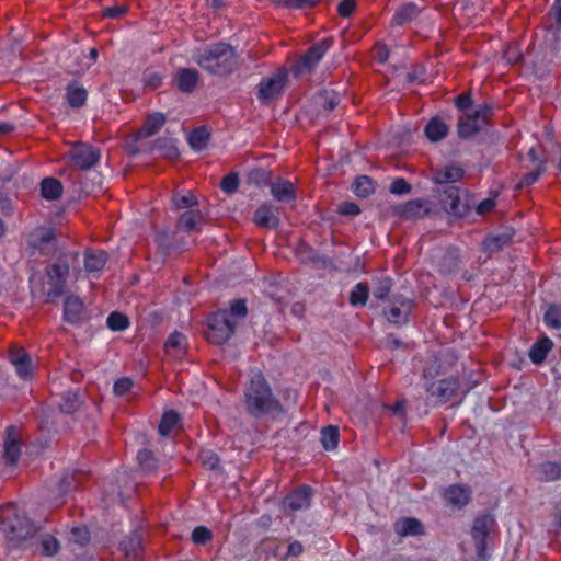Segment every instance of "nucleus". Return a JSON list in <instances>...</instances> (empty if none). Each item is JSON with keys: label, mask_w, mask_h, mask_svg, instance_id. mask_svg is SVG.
<instances>
[{"label": "nucleus", "mask_w": 561, "mask_h": 561, "mask_svg": "<svg viewBox=\"0 0 561 561\" xmlns=\"http://www.w3.org/2000/svg\"><path fill=\"white\" fill-rule=\"evenodd\" d=\"M162 75L156 71H147L144 75V82L146 87L157 89L162 83Z\"/></svg>", "instance_id": "obj_53"}, {"label": "nucleus", "mask_w": 561, "mask_h": 561, "mask_svg": "<svg viewBox=\"0 0 561 561\" xmlns=\"http://www.w3.org/2000/svg\"><path fill=\"white\" fill-rule=\"evenodd\" d=\"M447 133L448 126L439 117L432 118L425 127L426 137L434 142L446 137Z\"/></svg>", "instance_id": "obj_30"}, {"label": "nucleus", "mask_w": 561, "mask_h": 561, "mask_svg": "<svg viewBox=\"0 0 561 561\" xmlns=\"http://www.w3.org/2000/svg\"><path fill=\"white\" fill-rule=\"evenodd\" d=\"M197 204V197L191 192L184 195H173L172 197V205L175 209L191 208Z\"/></svg>", "instance_id": "obj_45"}, {"label": "nucleus", "mask_w": 561, "mask_h": 561, "mask_svg": "<svg viewBox=\"0 0 561 561\" xmlns=\"http://www.w3.org/2000/svg\"><path fill=\"white\" fill-rule=\"evenodd\" d=\"M69 270V264L66 262H56L46 267L48 285L46 295L49 299L58 298L65 293Z\"/></svg>", "instance_id": "obj_5"}, {"label": "nucleus", "mask_w": 561, "mask_h": 561, "mask_svg": "<svg viewBox=\"0 0 561 561\" xmlns=\"http://www.w3.org/2000/svg\"><path fill=\"white\" fill-rule=\"evenodd\" d=\"M55 240V230L51 227H37L28 236V245L41 253H47Z\"/></svg>", "instance_id": "obj_12"}, {"label": "nucleus", "mask_w": 561, "mask_h": 561, "mask_svg": "<svg viewBox=\"0 0 561 561\" xmlns=\"http://www.w3.org/2000/svg\"><path fill=\"white\" fill-rule=\"evenodd\" d=\"M391 279L389 277L380 278L374 288L373 295L377 299H385L391 289Z\"/></svg>", "instance_id": "obj_51"}, {"label": "nucleus", "mask_w": 561, "mask_h": 561, "mask_svg": "<svg viewBox=\"0 0 561 561\" xmlns=\"http://www.w3.org/2000/svg\"><path fill=\"white\" fill-rule=\"evenodd\" d=\"M443 208L454 216H463L468 209L467 194L459 187L450 186L444 192L442 198Z\"/></svg>", "instance_id": "obj_8"}, {"label": "nucleus", "mask_w": 561, "mask_h": 561, "mask_svg": "<svg viewBox=\"0 0 561 561\" xmlns=\"http://www.w3.org/2000/svg\"><path fill=\"white\" fill-rule=\"evenodd\" d=\"M141 534L138 529H136L122 541L121 548L124 551L128 561H139L138 553L141 549Z\"/></svg>", "instance_id": "obj_18"}, {"label": "nucleus", "mask_w": 561, "mask_h": 561, "mask_svg": "<svg viewBox=\"0 0 561 561\" xmlns=\"http://www.w3.org/2000/svg\"><path fill=\"white\" fill-rule=\"evenodd\" d=\"M494 520L489 515L477 517L472 526V538L476 541L477 553L480 558H485V540Z\"/></svg>", "instance_id": "obj_10"}, {"label": "nucleus", "mask_w": 561, "mask_h": 561, "mask_svg": "<svg viewBox=\"0 0 561 561\" xmlns=\"http://www.w3.org/2000/svg\"><path fill=\"white\" fill-rule=\"evenodd\" d=\"M210 133L206 126L195 128L187 137L190 147L194 151H202L207 148Z\"/></svg>", "instance_id": "obj_28"}, {"label": "nucleus", "mask_w": 561, "mask_h": 561, "mask_svg": "<svg viewBox=\"0 0 561 561\" xmlns=\"http://www.w3.org/2000/svg\"><path fill=\"white\" fill-rule=\"evenodd\" d=\"M134 389V381L129 377H122L115 381L113 391L117 397H124L130 393Z\"/></svg>", "instance_id": "obj_49"}, {"label": "nucleus", "mask_w": 561, "mask_h": 561, "mask_svg": "<svg viewBox=\"0 0 561 561\" xmlns=\"http://www.w3.org/2000/svg\"><path fill=\"white\" fill-rule=\"evenodd\" d=\"M394 529L400 536H417L423 533V525L416 518H403L396 523Z\"/></svg>", "instance_id": "obj_29"}, {"label": "nucleus", "mask_w": 561, "mask_h": 561, "mask_svg": "<svg viewBox=\"0 0 561 561\" xmlns=\"http://www.w3.org/2000/svg\"><path fill=\"white\" fill-rule=\"evenodd\" d=\"M137 460L139 467L146 472L152 471L157 465L156 458L153 457L152 453L147 449L138 451Z\"/></svg>", "instance_id": "obj_46"}, {"label": "nucleus", "mask_w": 561, "mask_h": 561, "mask_svg": "<svg viewBox=\"0 0 561 561\" xmlns=\"http://www.w3.org/2000/svg\"><path fill=\"white\" fill-rule=\"evenodd\" d=\"M220 186H221L222 191L226 192V193L231 194V193L236 192L238 186H239V181H238L237 175L236 174H228L221 181Z\"/></svg>", "instance_id": "obj_56"}, {"label": "nucleus", "mask_w": 561, "mask_h": 561, "mask_svg": "<svg viewBox=\"0 0 561 561\" xmlns=\"http://www.w3.org/2000/svg\"><path fill=\"white\" fill-rule=\"evenodd\" d=\"M10 362L12 365L23 364V362L28 360L30 356L23 348H14L11 350L9 354Z\"/></svg>", "instance_id": "obj_57"}, {"label": "nucleus", "mask_w": 561, "mask_h": 561, "mask_svg": "<svg viewBox=\"0 0 561 561\" xmlns=\"http://www.w3.org/2000/svg\"><path fill=\"white\" fill-rule=\"evenodd\" d=\"M491 113V106L489 104L480 105L473 113H471L478 121L483 125L488 116Z\"/></svg>", "instance_id": "obj_62"}, {"label": "nucleus", "mask_w": 561, "mask_h": 561, "mask_svg": "<svg viewBox=\"0 0 561 561\" xmlns=\"http://www.w3.org/2000/svg\"><path fill=\"white\" fill-rule=\"evenodd\" d=\"M81 404L80 397L73 391L65 392L59 401V409L64 413H73Z\"/></svg>", "instance_id": "obj_39"}, {"label": "nucleus", "mask_w": 561, "mask_h": 561, "mask_svg": "<svg viewBox=\"0 0 561 561\" xmlns=\"http://www.w3.org/2000/svg\"><path fill=\"white\" fill-rule=\"evenodd\" d=\"M153 150H157L162 157L174 160L180 156L178 140L172 137L159 138L154 141Z\"/></svg>", "instance_id": "obj_24"}, {"label": "nucleus", "mask_w": 561, "mask_h": 561, "mask_svg": "<svg viewBox=\"0 0 561 561\" xmlns=\"http://www.w3.org/2000/svg\"><path fill=\"white\" fill-rule=\"evenodd\" d=\"M107 261L104 251L87 250L84 252V270L89 274L99 275Z\"/></svg>", "instance_id": "obj_17"}, {"label": "nucleus", "mask_w": 561, "mask_h": 561, "mask_svg": "<svg viewBox=\"0 0 561 561\" xmlns=\"http://www.w3.org/2000/svg\"><path fill=\"white\" fill-rule=\"evenodd\" d=\"M90 540V533L87 527H73L69 535V541L79 546H84Z\"/></svg>", "instance_id": "obj_48"}, {"label": "nucleus", "mask_w": 561, "mask_h": 561, "mask_svg": "<svg viewBox=\"0 0 561 561\" xmlns=\"http://www.w3.org/2000/svg\"><path fill=\"white\" fill-rule=\"evenodd\" d=\"M244 397L245 408L248 412L254 416L272 412L277 408V403L273 399L271 390L260 373L252 375Z\"/></svg>", "instance_id": "obj_2"}, {"label": "nucleus", "mask_w": 561, "mask_h": 561, "mask_svg": "<svg viewBox=\"0 0 561 561\" xmlns=\"http://www.w3.org/2000/svg\"><path fill=\"white\" fill-rule=\"evenodd\" d=\"M87 90L76 82L69 84L67 88L66 98L71 107L79 108L82 105H84L87 101Z\"/></svg>", "instance_id": "obj_32"}, {"label": "nucleus", "mask_w": 561, "mask_h": 561, "mask_svg": "<svg viewBox=\"0 0 561 561\" xmlns=\"http://www.w3.org/2000/svg\"><path fill=\"white\" fill-rule=\"evenodd\" d=\"M164 347L169 355L176 358L182 357L185 354L187 347L185 335L176 331L173 332L167 340Z\"/></svg>", "instance_id": "obj_23"}, {"label": "nucleus", "mask_w": 561, "mask_h": 561, "mask_svg": "<svg viewBox=\"0 0 561 561\" xmlns=\"http://www.w3.org/2000/svg\"><path fill=\"white\" fill-rule=\"evenodd\" d=\"M203 221V216L201 211H196L193 209L184 211L178 222V226L181 230L184 231H194L197 230L199 225Z\"/></svg>", "instance_id": "obj_31"}, {"label": "nucleus", "mask_w": 561, "mask_h": 561, "mask_svg": "<svg viewBox=\"0 0 561 561\" xmlns=\"http://www.w3.org/2000/svg\"><path fill=\"white\" fill-rule=\"evenodd\" d=\"M192 540L196 545H204L210 540V530L205 526H198L192 531Z\"/></svg>", "instance_id": "obj_52"}, {"label": "nucleus", "mask_w": 561, "mask_h": 561, "mask_svg": "<svg viewBox=\"0 0 561 561\" xmlns=\"http://www.w3.org/2000/svg\"><path fill=\"white\" fill-rule=\"evenodd\" d=\"M174 82L182 93H192L198 82V73L194 69L181 68L175 75Z\"/></svg>", "instance_id": "obj_16"}, {"label": "nucleus", "mask_w": 561, "mask_h": 561, "mask_svg": "<svg viewBox=\"0 0 561 561\" xmlns=\"http://www.w3.org/2000/svg\"><path fill=\"white\" fill-rule=\"evenodd\" d=\"M167 122V117L161 112H154L148 115L141 129L138 133V137H150L158 133Z\"/></svg>", "instance_id": "obj_21"}, {"label": "nucleus", "mask_w": 561, "mask_h": 561, "mask_svg": "<svg viewBox=\"0 0 561 561\" xmlns=\"http://www.w3.org/2000/svg\"><path fill=\"white\" fill-rule=\"evenodd\" d=\"M445 500L449 505L460 508L469 501V490L460 485L449 486L445 491Z\"/></svg>", "instance_id": "obj_26"}, {"label": "nucleus", "mask_w": 561, "mask_h": 561, "mask_svg": "<svg viewBox=\"0 0 561 561\" xmlns=\"http://www.w3.org/2000/svg\"><path fill=\"white\" fill-rule=\"evenodd\" d=\"M126 10L127 8L125 5L107 7L104 9V15L111 19H116L123 15Z\"/></svg>", "instance_id": "obj_63"}, {"label": "nucleus", "mask_w": 561, "mask_h": 561, "mask_svg": "<svg viewBox=\"0 0 561 561\" xmlns=\"http://www.w3.org/2000/svg\"><path fill=\"white\" fill-rule=\"evenodd\" d=\"M420 8L414 2L403 4L394 14L393 23L403 25L410 22L419 13Z\"/></svg>", "instance_id": "obj_38"}, {"label": "nucleus", "mask_w": 561, "mask_h": 561, "mask_svg": "<svg viewBox=\"0 0 561 561\" xmlns=\"http://www.w3.org/2000/svg\"><path fill=\"white\" fill-rule=\"evenodd\" d=\"M273 197L283 203L291 202L296 198L295 188L291 182L279 180L271 185Z\"/></svg>", "instance_id": "obj_22"}, {"label": "nucleus", "mask_w": 561, "mask_h": 561, "mask_svg": "<svg viewBox=\"0 0 561 561\" xmlns=\"http://www.w3.org/2000/svg\"><path fill=\"white\" fill-rule=\"evenodd\" d=\"M339 13L343 18L350 16L355 10L354 0H342L337 7Z\"/></svg>", "instance_id": "obj_59"}, {"label": "nucleus", "mask_w": 561, "mask_h": 561, "mask_svg": "<svg viewBox=\"0 0 561 561\" xmlns=\"http://www.w3.org/2000/svg\"><path fill=\"white\" fill-rule=\"evenodd\" d=\"M411 186L402 178L396 179L390 185V192L396 195H404L410 193Z\"/></svg>", "instance_id": "obj_55"}, {"label": "nucleus", "mask_w": 561, "mask_h": 561, "mask_svg": "<svg viewBox=\"0 0 561 561\" xmlns=\"http://www.w3.org/2000/svg\"><path fill=\"white\" fill-rule=\"evenodd\" d=\"M13 366L15 367L16 374L21 378L26 379V378L31 377V375H32L31 358L28 360L23 362V364H15Z\"/></svg>", "instance_id": "obj_61"}, {"label": "nucleus", "mask_w": 561, "mask_h": 561, "mask_svg": "<svg viewBox=\"0 0 561 561\" xmlns=\"http://www.w3.org/2000/svg\"><path fill=\"white\" fill-rule=\"evenodd\" d=\"M99 53L96 48H91L89 54L85 55L83 51L76 56L77 65H69L68 68L72 72H81L89 69L98 59Z\"/></svg>", "instance_id": "obj_35"}, {"label": "nucleus", "mask_w": 561, "mask_h": 561, "mask_svg": "<svg viewBox=\"0 0 561 561\" xmlns=\"http://www.w3.org/2000/svg\"><path fill=\"white\" fill-rule=\"evenodd\" d=\"M248 308L244 299H234L229 309L219 310L213 314V343L226 342L233 333L237 321L247 316Z\"/></svg>", "instance_id": "obj_3"}, {"label": "nucleus", "mask_w": 561, "mask_h": 561, "mask_svg": "<svg viewBox=\"0 0 561 561\" xmlns=\"http://www.w3.org/2000/svg\"><path fill=\"white\" fill-rule=\"evenodd\" d=\"M106 323L112 331H124L129 327L128 318L125 314L117 311L110 313Z\"/></svg>", "instance_id": "obj_44"}, {"label": "nucleus", "mask_w": 561, "mask_h": 561, "mask_svg": "<svg viewBox=\"0 0 561 561\" xmlns=\"http://www.w3.org/2000/svg\"><path fill=\"white\" fill-rule=\"evenodd\" d=\"M100 157V150L87 144L75 146L70 151V158L73 164L81 170H87L95 165Z\"/></svg>", "instance_id": "obj_9"}, {"label": "nucleus", "mask_w": 561, "mask_h": 561, "mask_svg": "<svg viewBox=\"0 0 561 561\" xmlns=\"http://www.w3.org/2000/svg\"><path fill=\"white\" fill-rule=\"evenodd\" d=\"M353 191L359 197H367L374 192L373 181L368 176H359L353 184Z\"/></svg>", "instance_id": "obj_43"}, {"label": "nucleus", "mask_w": 561, "mask_h": 561, "mask_svg": "<svg viewBox=\"0 0 561 561\" xmlns=\"http://www.w3.org/2000/svg\"><path fill=\"white\" fill-rule=\"evenodd\" d=\"M551 347L552 341L548 337H543L535 343L529 351V357L533 363L540 364L543 362Z\"/></svg>", "instance_id": "obj_36"}, {"label": "nucleus", "mask_w": 561, "mask_h": 561, "mask_svg": "<svg viewBox=\"0 0 561 561\" xmlns=\"http://www.w3.org/2000/svg\"><path fill=\"white\" fill-rule=\"evenodd\" d=\"M457 389V383L454 379H442L430 385H426V391L437 402L444 403L448 401Z\"/></svg>", "instance_id": "obj_13"}, {"label": "nucleus", "mask_w": 561, "mask_h": 561, "mask_svg": "<svg viewBox=\"0 0 561 561\" xmlns=\"http://www.w3.org/2000/svg\"><path fill=\"white\" fill-rule=\"evenodd\" d=\"M195 61L204 69H210V50L205 48L203 53H197L194 56Z\"/></svg>", "instance_id": "obj_58"}, {"label": "nucleus", "mask_w": 561, "mask_h": 561, "mask_svg": "<svg viewBox=\"0 0 561 561\" xmlns=\"http://www.w3.org/2000/svg\"><path fill=\"white\" fill-rule=\"evenodd\" d=\"M412 304L409 299L403 300L400 306H393L387 312V319L393 323H401L408 319Z\"/></svg>", "instance_id": "obj_37"}, {"label": "nucleus", "mask_w": 561, "mask_h": 561, "mask_svg": "<svg viewBox=\"0 0 561 561\" xmlns=\"http://www.w3.org/2000/svg\"><path fill=\"white\" fill-rule=\"evenodd\" d=\"M541 472L547 480H554L560 476L561 469L554 462H546L541 466Z\"/></svg>", "instance_id": "obj_54"}, {"label": "nucleus", "mask_w": 561, "mask_h": 561, "mask_svg": "<svg viewBox=\"0 0 561 561\" xmlns=\"http://www.w3.org/2000/svg\"><path fill=\"white\" fill-rule=\"evenodd\" d=\"M238 67L236 50L232 46L218 43L213 46V75L228 76Z\"/></svg>", "instance_id": "obj_4"}, {"label": "nucleus", "mask_w": 561, "mask_h": 561, "mask_svg": "<svg viewBox=\"0 0 561 561\" xmlns=\"http://www.w3.org/2000/svg\"><path fill=\"white\" fill-rule=\"evenodd\" d=\"M463 176V170L460 167L449 164L435 171L433 181L437 184L456 183Z\"/></svg>", "instance_id": "obj_19"}, {"label": "nucleus", "mask_w": 561, "mask_h": 561, "mask_svg": "<svg viewBox=\"0 0 561 561\" xmlns=\"http://www.w3.org/2000/svg\"><path fill=\"white\" fill-rule=\"evenodd\" d=\"M320 0H274V3L278 7L289 8V9H302L307 7L314 5Z\"/></svg>", "instance_id": "obj_50"}, {"label": "nucleus", "mask_w": 561, "mask_h": 561, "mask_svg": "<svg viewBox=\"0 0 561 561\" xmlns=\"http://www.w3.org/2000/svg\"><path fill=\"white\" fill-rule=\"evenodd\" d=\"M83 304L78 297H67L64 304V318L67 322L77 323L81 319Z\"/></svg>", "instance_id": "obj_25"}, {"label": "nucleus", "mask_w": 561, "mask_h": 561, "mask_svg": "<svg viewBox=\"0 0 561 561\" xmlns=\"http://www.w3.org/2000/svg\"><path fill=\"white\" fill-rule=\"evenodd\" d=\"M331 45V38H324L320 41L318 44L313 45L295 66V73L297 76H301L312 71L314 67L318 65V62L322 59L324 54L329 50Z\"/></svg>", "instance_id": "obj_6"}, {"label": "nucleus", "mask_w": 561, "mask_h": 561, "mask_svg": "<svg viewBox=\"0 0 561 561\" xmlns=\"http://www.w3.org/2000/svg\"><path fill=\"white\" fill-rule=\"evenodd\" d=\"M34 539L27 543L25 549H32L34 551H38L41 554L45 557H53L57 554L59 551L60 545L59 541L50 534H38L37 529L34 527L33 533Z\"/></svg>", "instance_id": "obj_11"}, {"label": "nucleus", "mask_w": 561, "mask_h": 561, "mask_svg": "<svg viewBox=\"0 0 561 561\" xmlns=\"http://www.w3.org/2000/svg\"><path fill=\"white\" fill-rule=\"evenodd\" d=\"M374 56L379 62H381V64L386 62L389 58V50H388L387 46H385L382 44H378L374 48Z\"/></svg>", "instance_id": "obj_64"}, {"label": "nucleus", "mask_w": 561, "mask_h": 561, "mask_svg": "<svg viewBox=\"0 0 561 561\" xmlns=\"http://www.w3.org/2000/svg\"><path fill=\"white\" fill-rule=\"evenodd\" d=\"M339 211L342 215L355 216L359 214L360 209L358 205L353 202H344L339 206Z\"/></svg>", "instance_id": "obj_60"}, {"label": "nucleus", "mask_w": 561, "mask_h": 561, "mask_svg": "<svg viewBox=\"0 0 561 561\" xmlns=\"http://www.w3.org/2000/svg\"><path fill=\"white\" fill-rule=\"evenodd\" d=\"M179 422V413L173 410L164 412L158 427L160 435L168 436Z\"/></svg>", "instance_id": "obj_40"}, {"label": "nucleus", "mask_w": 561, "mask_h": 561, "mask_svg": "<svg viewBox=\"0 0 561 561\" xmlns=\"http://www.w3.org/2000/svg\"><path fill=\"white\" fill-rule=\"evenodd\" d=\"M321 443L325 450H333L339 443V430L335 426H328L321 432Z\"/></svg>", "instance_id": "obj_41"}, {"label": "nucleus", "mask_w": 561, "mask_h": 561, "mask_svg": "<svg viewBox=\"0 0 561 561\" xmlns=\"http://www.w3.org/2000/svg\"><path fill=\"white\" fill-rule=\"evenodd\" d=\"M482 124L472 114H468L459 119L458 133L462 138H468L474 135Z\"/></svg>", "instance_id": "obj_34"}, {"label": "nucleus", "mask_w": 561, "mask_h": 561, "mask_svg": "<svg viewBox=\"0 0 561 561\" xmlns=\"http://www.w3.org/2000/svg\"><path fill=\"white\" fill-rule=\"evenodd\" d=\"M253 221L263 228H276L279 225L277 210L271 204L261 205L253 215Z\"/></svg>", "instance_id": "obj_15"}, {"label": "nucleus", "mask_w": 561, "mask_h": 561, "mask_svg": "<svg viewBox=\"0 0 561 561\" xmlns=\"http://www.w3.org/2000/svg\"><path fill=\"white\" fill-rule=\"evenodd\" d=\"M62 184L55 178H45L41 182V195L47 201H57L62 195Z\"/></svg>", "instance_id": "obj_27"}, {"label": "nucleus", "mask_w": 561, "mask_h": 561, "mask_svg": "<svg viewBox=\"0 0 561 561\" xmlns=\"http://www.w3.org/2000/svg\"><path fill=\"white\" fill-rule=\"evenodd\" d=\"M368 287L365 284H356L350 293V304L354 307L364 306L368 299Z\"/></svg>", "instance_id": "obj_42"}, {"label": "nucleus", "mask_w": 561, "mask_h": 561, "mask_svg": "<svg viewBox=\"0 0 561 561\" xmlns=\"http://www.w3.org/2000/svg\"><path fill=\"white\" fill-rule=\"evenodd\" d=\"M310 504V490L302 488L289 494L284 501V507L291 511L306 510Z\"/></svg>", "instance_id": "obj_20"}, {"label": "nucleus", "mask_w": 561, "mask_h": 561, "mask_svg": "<svg viewBox=\"0 0 561 561\" xmlns=\"http://www.w3.org/2000/svg\"><path fill=\"white\" fill-rule=\"evenodd\" d=\"M545 322L553 329H561V307L550 306L545 313Z\"/></svg>", "instance_id": "obj_47"}, {"label": "nucleus", "mask_w": 561, "mask_h": 561, "mask_svg": "<svg viewBox=\"0 0 561 561\" xmlns=\"http://www.w3.org/2000/svg\"><path fill=\"white\" fill-rule=\"evenodd\" d=\"M340 102V95L335 91H321L314 96V103L325 112L332 111Z\"/></svg>", "instance_id": "obj_33"}, {"label": "nucleus", "mask_w": 561, "mask_h": 561, "mask_svg": "<svg viewBox=\"0 0 561 561\" xmlns=\"http://www.w3.org/2000/svg\"><path fill=\"white\" fill-rule=\"evenodd\" d=\"M34 525L25 513L15 504L9 503L0 507V534H2L13 547L26 548L33 541Z\"/></svg>", "instance_id": "obj_1"}, {"label": "nucleus", "mask_w": 561, "mask_h": 561, "mask_svg": "<svg viewBox=\"0 0 561 561\" xmlns=\"http://www.w3.org/2000/svg\"><path fill=\"white\" fill-rule=\"evenodd\" d=\"M287 82L286 70H278L271 77L263 79L259 84L257 96L263 102H268L278 96Z\"/></svg>", "instance_id": "obj_7"}, {"label": "nucleus", "mask_w": 561, "mask_h": 561, "mask_svg": "<svg viewBox=\"0 0 561 561\" xmlns=\"http://www.w3.org/2000/svg\"><path fill=\"white\" fill-rule=\"evenodd\" d=\"M4 448V461L7 465H14L20 457V442L19 435L14 426H9L5 432V438L3 443Z\"/></svg>", "instance_id": "obj_14"}]
</instances>
